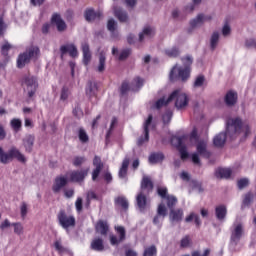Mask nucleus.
<instances>
[{
  "instance_id": "nucleus-28",
  "label": "nucleus",
  "mask_w": 256,
  "mask_h": 256,
  "mask_svg": "<svg viewBox=\"0 0 256 256\" xmlns=\"http://www.w3.org/2000/svg\"><path fill=\"white\" fill-rule=\"evenodd\" d=\"M114 15L121 23H125L128 19L127 12L120 7H114Z\"/></svg>"
},
{
  "instance_id": "nucleus-40",
  "label": "nucleus",
  "mask_w": 256,
  "mask_h": 256,
  "mask_svg": "<svg viewBox=\"0 0 256 256\" xmlns=\"http://www.w3.org/2000/svg\"><path fill=\"white\" fill-rule=\"evenodd\" d=\"M26 53L30 59H35L39 57L40 50L39 47L32 46L26 51Z\"/></svg>"
},
{
  "instance_id": "nucleus-34",
  "label": "nucleus",
  "mask_w": 256,
  "mask_h": 256,
  "mask_svg": "<svg viewBox=\"0 0 256 256\" xmlns=\"http://www.w3.org/2000/svg\"><path fill=\"white\" fill-rule=\"evenodd\" d=\"M91 249H93V251H104L105 245H103V239H94L91 243Z\"/></svg>"
},
{
  "instance_id": "nucleus-48",
  "label": "nucleus",
  "mask_w": 256,
  "mask_h": 256,
  "mask_svg": "<svg viewBox=\"0 0 256 256\" xmlns=\"http://www.w3.org/2000/svg\"><path fill=\"white\" fill-rule=\"evenodd\" d=\"M116 125H117V119L114 117V118H112V121L110 124V129L108 130V132L106 134V143H109V137H111V133Z\"/></svg>"
},
{
  "instance_id": "nucleus-16",
  "label": "nucleus",
  "mask_w": 256,
  "mask_h": 256,
  "mask_svg": "<svg viewBox=\"0 0 256 256\" xmlns=\"http://www.w3.org/2000/svg\"><path fill=\"white\" fill-rule=\"evenodd\" d=\"M115 230L120 235V237L117 238V236L111 235L110 236L111 245H119V243H121V241H125V228L123 226H116Z\"/></svg>"
},
{
  "instance_id": "nucleus-50",
  "label": "nucleus",
  "mask_w": 256,
  "mask_h": 256,
  "mask_svg": "<svg viewBox=\"0 0 256 256\" xmlns=\"http://www.w3.org/2000/svg\"><path fill=\"white\" fill-rule=\"evenodd\" d=\"M157 213L160 217H167V207H165V204L158 206Z\"/></svg>"
},
{
  "instance_id": "nucleus-39",
  "label": "nucleus",
  "mask_w": 256,
  "mask_h": 256,
  "mask_svg": "<svg viewBox=\"0 0 256 256\" xmlns=\"http://www.w3.org/2000/svg\"><path fill=\"white\" fill-rule=\"evenodd\" d=\"M12 227H14L15 235L21 236L25 233V227L21 222H14L12 223Z\"/></svg>"
},
{
  "instance_id": "nucleus-41",
  "label": "nucleus",
  "mask_w": 256,
  "mask_h": 256,
  "mask_svg": "<svg viewBox=\"0 0 256 256\" xmlns=\"http://www.w3.org/2000/svg\"><path fill=\"white\" fill-rule=\"evenodd\" d=\"M205 85V76L199 75L195 78L193 83V89H201Z\"/></svg>"
},
{
  "instance_id": "nucleus-19",
  "label": "nucleus",
  "mask_w": 256,
  "mask_h": 256,
  "mask_svg": "<svg viewBox=\"0 0 256 256\" xmlns=\"http://www.w3.org/2000/svg\"><path fill=\"white\" fill-rule=\"evenodd\" d=\"M205 21H211V17L199 14L196 18L190 21V25L193 29L201 27Z\"/></svg>"
},
{
  "instance_id": "nucleus-43",
  "label": "nucleus",
  "mask_w": 256,
  "mask_h": 256,
  "mask_svg": "<svg viewBox=\"0 0 256 256\" xmlns=\"http://www.w3.org/2000/svg\"><path fill=\"white\" fill-rule=\"evenodd\" d=\"M180 53L181 51L175 46L165 50V55H167V57H179Z\"/></svg>"
},
{
  "instance_id": "nucleus-57",
  "label": "nucleus",
  "mask_w": 256,
  "mask_h": 256,
  "mask_svg": "<svg viewBox=\"0 0 256 256\" xmlns=\"http://www.w3.org/2000/svg\"><path fill=\"white\" fill-rule=\"evenodd\" d=\"M129 55H131V50L129 49L123 50L119 55V61H125V59L129 57Z\"/></svg>"
},
{
  "instance_id": "nucleus-1",
  "label": "nucleus",
  "mask_w": 256,
  "mask_h": 256,
  "mask_svg": "<svg viewBox=\"0 0 256 256\" xmlns=\"http://www.w3.org/2000/svg\"><path fill=\"white\" fill-rule=\"evenodd\" d=\"M171 101H175L176 109H185L187 105H189V96L182 92L181 90H175L167 99L160 98L156 103V109H161V107H165Z\"/></svg>"
},
{
  "instance_id": "nucleus-30",
  "label": "nucleus",
  "mask_w": 256,
  "mask_h": 256,
  "mask_svg": "<svg viewBox=\"0 0 256 256\" xmlns=\"http://www.w3.org/2000/svg\"><path fill=\"white\" fill-rule=\"evenodd\" d=\"M107 231H109V224L105 221H98L96 223V232L100 233V235H107Z\"/></svg>"
},
{
  "instance_id": "nucleus-61",
  "label": "nucleus",
  "mask_w": 256,
  "mask_h": 256,
  "mask_svg": "<svg viewBox=\"0 0 256 256\" xmlns=\"http://www.w3.org/2000/svg\"><path fill=\"white\" fill-rule=\"evenodd\" d=\"M54 247H55L56 251H58V253H65V248L61 244V241H56L54 243Z\"/></svg>"
},
{
  "instance_id": "nucleus-56",
  "label": "nucleus",
  "mask_w": 256,
  "mask_h": 256,
  "mask_svg": "<svg viewBox=\"0 0 256 256\" xmlns=\"http://www.w3.org/2000/svg\"><path fill=\"white\" fill-rule=\"evenodd\" d=\"M249 185V179L242 178L238 181V189H245Z\"/></svg>"
},
{
  "instance_id": "nucleus-32",
  "label": "nucleus",
  "mask_w": 256,
  "mask_h": 256,
  "mask_svg": "<svg viewBox=\"0 0 256 256\" xmlns=\"http://www.w3.org/2000/svg\"><path fill=\"white\" fill-rule=\"evenodd\" d=\"M127 169H129V158H125L122 162V166L118 173L120 179H125L127 177Z\"/></svg>"
},
{
  "instance_id": "nucleus-51",
  "label": "nucleus",
  "mask_w": 256,
  "mask_h": 256,
  "mask_svg": "<svg viewBox=\"0 0 256 256\" xmlns=\"http://www.w3.org/2000/svg\"><path fill=\"white\" fill-rule=\"evenodd\" d=\"M69 99V88L63 87L60 94L61 101H67Z\"/></svg>"
},
{
  "instance_id": "nucleus-55",
  "label": "nucleus",
  "mask_w": 256,
  "mask_h": 256,
  "mask_svg": "<svg viewBox=\"0 0 256 256\" xmlns=\"http://www.w3.org/2000/svg\"><path fill=\"white\" fill-rule=\"evenodd\" d=\"M172 117H173V112L167 111V112L163 115V117H162L163 123H165V124L171 123Z\"/></svg>"
},
{
  "instance_id": "nucleus-18",
  "label": "nucleus",
  "mask_w": 256,
  "mask_h": 256,
  "mask_svg": "<svg viewBox=\"0 0 256 256\" xmlns=\"http://www.w3.org/2000/svg\"><path fill=\"white\" fill-rule=\"evenodd\" d=\"M183 209L179 208V209H172L170 210V214H169V218L171 223H181V221H183Z\"/></svg>"
},
{
  "instance_id": "nucleus-44",
  "label": "nucleus",
  "mask_w": 256,
  "mask_h": 256,
  "mask_svg": "<svg viewBox=\"0 0 256 256\" xmlns=\"http://www.w3.org/2000/svg\"><path fill=\"white\" fill-rule=\"evenodd\" d=\"M78 137L81 143H88L89 142V135H87V132L85 129L80 128L78 131Z\"/></svg>"
},
{
  "instance_id": "nucleus-45",
  "label": "nucleus",
  "mask_w": 256,
  "mask_h": 256,
  "mask_svg": "<svg viewBox=\"0 0 256 256\" xmlns=\"http://www.w3.org/2000/svg\"><path fill=\"white\" fill-rule=\"evenodd\" d=\"M157 255V247L152 245L144 249L143 256H156Z\"/></svg>"
},
{
  "instance_id": "nucleus-26",
  "label": "nucleus",
  "mask_w": 256,
  "mask_h": 256,
  "mask_svg": "<svg viewBox=\"0 0 256 256\" xmlns=\"http://www.w3.org/2000/svg\"><path fill=\"white\" fill-rule=\"evenodd\" d=\"M226 141H227V133L221 132L214 137L213 144L215 145V147H223Z\"/></svg>"
},
{
  "instance_id": "nucleus-15",
  "label": "nucleus",
  "mask_w": 256,
  "mask_h": 256,
  "mask_svg": "<svg viewBox=\"0 0 256 256\" xmlns=\"http://www.w3.org/2000/svg\"><path fill=\"white\" fill-rule=\"evenodd\" d=\"M60 52H61V57H63V55L69 53L70 57H77L79 55V52L77 51V46H75L74 44H66V45H62L60 47Z\"/></svg>"
},
{
  "instance_id": "nucleus-4",
  "label": "nucleus",
  "mask_w": 256,
  "mask_h": 256,
  "mask_svg": "<svg viewBox=\"0 0 256 256\" xmlns=\"http://www.w3.org/2000/svg\"><path fill=\"white\" fill-rule=\"evenodd\" d=\"M153 191V182L149 177H144L141 182V190L136 196V205L139 211L147 209V195Z\"/></svg>"
},
{
  "instance_id": "nucleus-35",
  "label": "nucleus",
  "mask_w": 256,
  "mask_h": 256,
  "mask_svg": "<svg viewBox=\"0 0 256 256\" xmlns=\"http://www.w3.org/2000/svg\"><path fill=\"white\" fill-rule=\"evenodd\" d=\"M114 203L122 207V209H129V201L125 196L116 197Z\"/></svg>"
},
{
  "instance_id": "nucleus-46",
  "label": "nucleus",
  "mask_w": 256,
  "mask_h": 256,
  "mask_svg": "<svg viewBox=\"0 0 256 256\" xmlns=\"http://www.w3.org/2000/svg\"><path fill=\"white\" fill-rule=\"evenodd\" d=\"M85 161H87V159L83 156H76L74 157L73 161H72V165H74V167H81V165H83V163H85Z\"/></svg>"
},
{
  "instance_id": "nucleus-29",
  "label": "nucleus",
  "mask_w": 256,
  "mask_h": 256,
  "mask_svg": "<svg viewBox=\"0 0 256 256\" xmlns=\"http://www.w3.org/2000/svg\"><path fill=\"white\" fill-rule=\"evenodd\" d=\"M31 61V58H29V54L27 52H24L23 54H20L18 59H17V67L19 69H23L27 63Z\"/></svg>"
},
{
  "instance_id": "nucleus-7",
  "label": "nucleus",
  "mask_w": 256,
  "mask_h": 256,
  "mask_svg": "<svg viewBox=\"0 0 256 256\" xmlns=\"http://www.w3.org/2000/svg\"><path fill=\"white\" fill-rule=\"evenodd\" d=\"M196 151L191 155L192 163L194 165H201V159L200 157H204L205 159H209L211 157V152L207 149V141L205 140H199L196 143Z\"/></svg>"
},
{
  "instance_id": "nucleus-42",
  "label": "nucleus",
  "mask_w": 256,
  "mask_h": 256,
  "mask_svg": "<svg viewBox=\"0 0 256 256\" xmlns=\"http://www.w3.org/2000/svg\"><path fill=\"white\" fill-rule=\"evenodd\" d=\"M10 125H11L12 129L15 131V133H19V131H21V127H22L23 123L21 122L20 119L14 118L10 121Z\"/></svg>"
},
{
  "instance_id": "nucleus-14",
  "label": "nucleus",
  "mask_w": 256,
  "mask_h": 256,
  "mask_svg": "<svg viewBox=\"0 0 256 256\" xmlns=\"http://www.w3.org/2000/svg\"><path fill=\"white\" fill-rule=\"evenodd\" d=\"M152 37H155V29L150 26H146L139 34V41L140 43H143L145 41H149V39H152Z\"/></svg>"
},
{
  "instance_id": "nucleus-59",
  "label": "nucleus",
  "mask_w": 256,
  "mask_h": 256,
  "mask_svg": "<svg viewBox=\"0 0 256 256\" xmlns=\"http://www.w3.org/2000/svg\"><path fill=\"white\" fill-rule=\"evenodd\" d=\"M189 245H191V239H189V236L182 238L180 246L186 248L189 247Z\"/></svg>"
},
{
  "instance_id": "nucleus-8",
  "label": "nucleus",
  "mask_w": 256,
  "mask_h": 256,
  "mask_svg": "<svg viewBox=\"0 0 256 256\" xmlns=\"http://www.w3.org/2000/svg\"><path fill=\"white\" fill-rule=\"evenodd\" d=\"M57 219L60 227L69 233V229L75 227V216L67 214L65 210H60L57 214Z\"/></svg>"
},
{
  "instance_id": "nucleus-23",
  "label": "nucleus",
  "mask_w": 256,
  "mask_h": 256,
  "mask_svg": "<svg viewBox=\"0 0 256 256\" xmlns=\"http://www.w3.org/2000/svg\"><path fill=\"white\" fill-rule=\"evenodd\" d=\"M231 173V169L229 168H218L215 171V177H217V179H229Z\"/></svg>"
},
{
  "instance_id": "nucleus-9",
  "label": "nucleus",
  "mask_w": 256,
  "mask_h": 256,
  "mask_svg": "<svg viewBox=\"0 0 256 256\" xmlns=\"http://www.w3.org/2000/svg\"><path fill=\"white\" fill-rule=\"evenodd\" d=\"M187 139V136H173L171 138V143L174 147L178 149L182 160H185L189 157V152H187V146H185V144L187 143Z\"/></svg>"
},
{
  "instance_id": "nucleus-33",
  "label": "nucleus",
  "mask_w": 256,
  "mask_h": 256,
  "mask_svg": "<svg viewBox=\"0 0 256 256\" xmlns=\"http://www.w3.org/2000/svg\"><path fill=\"white\" fill-rule=\"evenodd\" d=\"M165 159V156L163 155V153H152L149 158L148 161L149 163H151V165H155V163H161V161H163Z\"/></svg>"
},
{
  "instance_id": "nucleus-27",
  "label": "nucleus",
  "mask_w": 256,
  "mask_h": 256,
  "mask_svg": "<svg viewBox=\"0 0 256 256\" xmlns=\"http://www.w3.org/2000/svg\"><path fill=\"white\" fill-rule=\"evenodd\" d=\"M225 103L228 107H233L237 103V93L234 91L227 92L225 96Z\"/></svg>"
},
{
  "instance_id": "nucleus-37",
  "label": "nucleus",
  "mask_w": 256,
  "mask_h": 256,
  "mask_svg": "<svg viewBox=\"0 0 256 256\" xmlns=\"http://www.w3.org/2000/svg\"><path fill=\"white\" fill-rule=\"evenodd\" d=\"M107 61V57L104 52H100L99 54V64L97 67L98 73H103L105 71V62Z\"/></svg>"
},
{
  "instance_id": "nucleus-36",
  "label": "nucleus",
  "mask_w": 256,
  "mask_h": 256,
  "mask_svg": "<svg viewBox=\"0 0 256 256\" xmlns=\"http://www.w3.org/2000/svg\"><path fill=\"white\" fill-rule=\"evenodd\" d=\"M97 93V84L95 82H88L86 86V95L88 97H94Z\"/></svg>"
},
{
  "instance_id": "nucleus-11",
  "label": "nucleus",
  "mask_w": 256,
  "mask_h": 256,
  "mask_svg": "<svg viewBox=\"0 0 256 256\" xmlns=\"http://www.w3.org/2000/svg\"><path fill=\"white\" fill-rule=\"evenodd\" d=\"M153 115H149L144 122V138L140 137L137 141V145L141 146L145 141H149V128L153 127Z\"/></svg>"
},
{
  "instance_id": "nucleus-20",
  "label": "nucleus",
  "mask_w": 256,
  "mask_h": 256,
  "mask_svg": "<svg viewBox=\"0 0 256 256\" xmlns=\"http://www.w3.org/2000/svg\"><path fill=\"white\" fill-rule=\"evenodd\" d=\"M23 145L27 153L33 151V145H35V136L28 134L23 138Z\"/></svg>"
},
{
  "instance_id": "nucleus-64",
  "label": "nucleus",
  "mask_w": 256,
  "mask_h": 256,
  "mask_svg": "<svg viewBox=\"0 0 256 256\" xmlns=\"http://www.w3.org/2000/svg\"><path fill=\"white\" fill-rule=\"evenodd\" d=\"M211 255V249H205L203 255L199 251L192 252V256H209Z\"/></svg>"
},
{
  "instance_id": "nucleus-3",
  "label": "nucleus",
  "mask_w": 256,
  "mask_h": 256,
  "mask_svg": "<svg viewBox=\"0 0 256 256\" xmlns=\"http://www.w3.org/2000/svg\"><path fill=\"white\" fill-rule=\"evenodd\" d=\"M226 133L231 139H235L240 133H244V136L247 137L251 133V128L247 124L243 125L239 118H230L226 122Z\"/></svg>"
},
{
  "instance_id": "nucleus-47",
  "label": "nucleus",
  "mask_w": 256,
  "mask_h": 256,
  "mask_svg": "<svg viewBox=\"0 0 256 256\" xmlns=\"http://www.w3.org/2000/svg\"><path fill=\"white\" fill-rule=\"evenodd\" d=\"M157 193L159 195V197H161L162 199H166L167 196H169L167 187L165 186H160L157 188Z\"/></svg>"
},
{
  "instance_id": "nucleus-24",
  "label": "nucleus",
  "mask_w": 256,
  "mask_h": 256,
  "mask_svg": "<svg viewBox=\"0 0 256 256\" xmlns=\"http://www.w3.org/2000/svg\"><path fill=\"white\" fill-rule=\"evenodd\" d=\"M103 14L101 12H95L93 9H88L85 11V19L86 21H95V19H101Z\"/></svg>"
},
{
  "instance_id": "nucleus-22",
  "label": "nucleus",
  "mask_w": 256,
  "mask_h": 256,
  "mask_svg": "<svg viewBox=\"0 0 256 256\" xmlns=\"http://www.w3.org/2000/svg\"><path fill=\"white\" fill-rule=\"evenodd\" d=\"M215 215L218 221H225V217H227V206L220 205L215 208Z\"/></svg>"
},
{
  "instance_id": "nucleus-38",
  "label": "nucleus",
  "mask_w": 256,
  "mask_h": 256,
  "mask_svg": "<svg viewBox=\"0 0 256 256\" xmlns=\"http://www.w3.org/2000/svg\"><path fill=\"white\" fill-rule=\"evenodd\" d=\"M164 199H166V205L168 209H170V211L174 209L175 205H177L178 200L177 197H175L174 195H168Z\"/></svg>"
},
{
  "instance_id": "nucleus-31",
  "label": "nucleus",
  "mask_w": 256,
  "mask_h": 256,
  "mask_svg": "<svg viewBox=\"0 0 256 256\" xmlns=\"http://www.w3.org/2000/svg\"><path fill=\"white\" fill-rule=\"evenodd\" d=\"M82 51L84 64L89 65V61H91V51L89 50V44L83 43Z\"/></svg>"
},
{
  "instance_id": "nucleus-6",
  "label": "nucleus",
  "mask_w": 256,
  "mask_h": 256,
  "mask_svg": "<svg viewBox=\"0 0 256 256\" xmlns=\"http://www.w3.org/2000/svg\"><path fill=\"white\" fill-rule=\"evenodd\" d=\"M230 251H237V246L241 241V238L245 235V228L241 223H234L230 228Z\"/></svg>"
},
{
  "instance_id": "nucleus-25",
  "label": "nucleus",
  "mask_w": 256,
  "mask_h": 256,
  "mask_svg": "<svg viewBox=\"0 0 256 256\" xmlns=\"http://www.w3.org/2000/svg\"><path fill=\"white\" fill-rule=\"evenodd\" d=\"M221 35L219 34L218 31H215L211 34L210 36V49L211 51H215L217 47H219V39Z\"/></svg>"
},
{
  "instance_id": "nucleus-17",
  "label": "nucleus",
  "mask_w": 256,
  "mask_h": 256,
  "mask_svg": "<svg viewBox=\"0 0 256 256\" xmlns=\"http://www.w3.org/2000/svg\"><path fill=\"white\" fill-rule=\"evenodd\" d=\"M68 180L65 176H58L55 178L54 184L52 186L53 193H59L65 185H67Z\"/></svg>"
},
{
  "instance_id": "nucleus-54",
  "label": "nucleus",
  "mask_w": 256,
  "mask_h": 256,
  "mask_svg": "<svg viewBox=\"0 0 256 256\" xmlns=\"http://www.w3.org/2000/svg\"><path fill=\"white\" fill-rule=\"evenodd\" d=\"M163 219H165V217H161V216H159V214L157 215V216H155L154 217V219H153V223H154V225H157V227L159 228V229H161V227H162V224L161 223H163Z\"/></svg>"
},
{
  "instance_id": "nucleus-49",
  "label": "nucleus",
  "mask_w": 256,
  "mask_h": 256,
  "mask_svg": "<svg viewBox=\"0 0 256 256\" xmlns=\"http://www.w3.org/2000/svg\"><path fill=\"white\" fill-rule=\"evenodd\" d=\"M12 48L11 44L9 42H5L1 47V53L4 57H7L9 55V50Z\"/></svg>"
},
{
  "instance_id": "nucleus-12",
  "label": "nucleus",
  "mask_w": 256,
  "mask_h": 256,
  "mask_svg": "<svg viewBox=\"0 0 256 256\" xmlns=\"http://www.w3.org/2000/svg\"><path fill=\"white\" fill-rule=\"evenodd\" d=\"M87 175H89V169L72 171L70 173V181L73 183H81L85 181Z\"/></svg>"
},
{
  "instance_id": "nucleus-53",
  "label": "nucleus",
  "mask_w": 256,
  "mask_h": 256,
  "mask_svg": "<svg viewBox=\"0 0 256 256\" xmlns=\"http://www.w3.org/2000/svg\"><path fill=\"white\" fill-rule=\"evenodd\" d=\"M245 45L248 49H256V41L253 38L247 39Z\"/></svg>"
},
{
  "instance_id": "nucleus-60",
  "label": "nucleus",
  "mask_w": 256,
  "mask_h": 256,
  "mask_svg": "<svg viewBox=\"0 0 256 256\" xmlns=\"http://www.w3.org/2000/svg\"><path fill=\"white\" fill-rule=\"evenodd\" d=\"M75 207H76V211H78V213H80V211L83 210V199L82 198H77V200L75 202Z\"/></svg>"
},
{
  "instance_id": "nucleus-62",
  "label": "nucleus",
  "mask_w": 256,
  "mask_h": 256,
  "mask_svg": "<svg viewBox=\"0 0 256 256\" xmlns=\"http://www.w3.org/2000/svg\"><path fill=\"white\" fill-rule=\"evenodd\" d=\"M252 199H253V195L251 194V192H248L243 199V205H249Z\"/></svg>"
},
{
  "instance_id": "nucleus-58",
  "label": "nucleus",
  "mask_w": 256,
  "mask_h": 256,
  "mask_svg": "<svg viewBox=\"0 0 256 256\" xmlns=\"http://www.w3.org/2000/svg\"><path fill=\"white\" fill-rule=\"evenodd\" d=\"M223 37H229L231 35V26L229 24H225L222 28Z\"/></svg>"
},
{
  "instance_id": "nucleus-5",
  "label": "nucleus",
  "mask_w": 256,
  "mask_h": 256,
  "mask_svg": "<svg viewBox=\"0 0 256 256\" xmlns=\"http://www.w3.org/2000/svg\"><path fill=\"white\" fill-rule=\"evenodd\" d=\"M13 159H17L20 163H25V161H27L25 155H23L19 149L12 147L8 152H5V150L0 147V163L7 165L8 163H11Z\"/></svg>"
},
{
  "instance_id": "nucleus-10",
  "label": "nucleus",
  "mask_w": 256,
  "mask_h": 256,
  "mask_svg": "<svg viewBox=\"0 0 256 256\" xmlns=\"http://www.w3.org/2000/svg\"><path fill=\"white\" fill-rule=\"evenodd\" d=\"M24 91L27 92L28 97H33V95H35V92L37 91V78L33 77V76H28L24 79Z\"/></svg>"
},
{
  "instance_id": "nucleus-52",
  "label": "nucleus",
  "mask_w": 256,
  "mask_h": 256,
  "mask_svg": "<svg viewBox=\"0 0 256 256\" xmlns=\"http://www.w3.org/2000/svg\"><path fill=\"white\" fill-rule=\"evenodd\" d=\"M116 27H117V22H115L113 18L108 20V24H107L108 31H110L111 33H115Z\"/></svg>"
},
{
  "instance_id": "nucleus-63",
  "label": "nucleus",
  "mask_w": 256,
  "mask_h": 256,
  "mask_svg": "<svg viewBox=\"0 0 256 256\" xmlns=\"http://www.w3.org/2000/svg\"><path fill=\"white\" fill-rule=\"evenodd\" d=\"M13 223L9 221V219H5L1 224H0V229L3 231L4 229H7V227H12Z\"/></svg>"
},
{
  "instance_id": "nucleus-2",
  "label": "nucleus",
  "mask_w": 256,
  "mask_h": 256,
  "mask_svg": "<svg viewBox=\"0 0 256 256\" xmlns=\"http://www.w3.org/2000/svg\"><path fill=\"white\" fill-rule=\"evenodd\" d=\"M183 67L174 66L170 72V81H175L178 77L182 81H187L191 77V65H193V57L187 55L182 58Z\"/></svg>"
},
{
  "instance_id": "nucleus-21",
  "label": "nucleus",
  "mask_w": 256,
  "mask_h": 256,
  "mask_svg": "<svg viewBox=\"0 0 256 256\" xmlns=\"http://www.w3.org/2000/svg\"><path fill=\"white\" fill-rule=\"evenodd\" d=\"M52 23H55L58 31H65V29H67V24L65 23V21H63V19L61 18V15L59 14H53L52 16Z\"/></svg>"
},
{
  "instance_id": "nucleus-13",
  "label": "nucleus",
  "mask_w": 256,
  "mask_h": 256,
  "mask_svg": "<svg viewBox=\"0 0 256 256\" xmlns=\"http://www.w3.org/2000/svg\"><path fill=\"white\" fill-rule=\"evenodd\" d=\"M93 165L95 166V169L92 171V181H96L104 167L101 157L95 156L93 159Z\"/></svg>"
}]
</instances>
